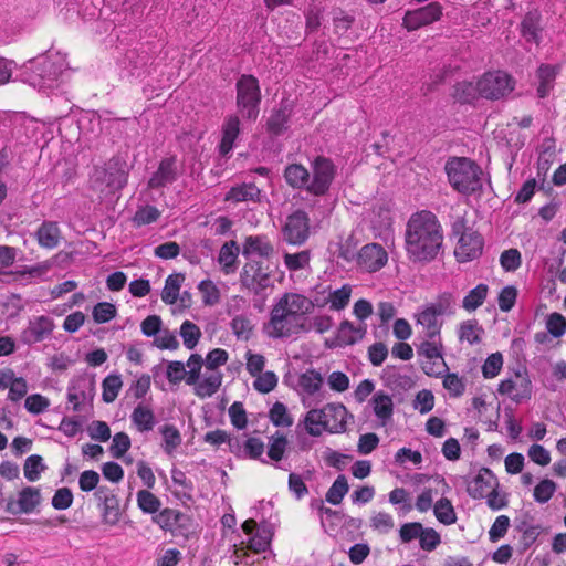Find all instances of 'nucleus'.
I'll return each instance as SVG.
<instances>
[{"label": "nucleus", "mask_w": 566, "mask_h": 566, "mask_svg": "<svg viewBox=\"0 0 566 566\" xmlns=\"http://www.w3.org/2000/svg\"><path fill=\"white\" fill-rule=\"evenodd\" d=\"M311 313L312 303L308 297L285 293L272 305L269 318L262 325V333L270 339L297 338L310 331Z\"/></svg>", "instance_id": "obj_1"}, {"label": "nucleus", "mask_w": 566, "mask_h": 566, "mask_svg": "<svg viewBox=\"0 0 566 566\" xmlns=\"http://www.w3.org/2000/svg\"><path fill=\"white\" fill-rule=\"evenodd\" d=\"M443 242V229L437 216L428 210L412 213L407 221L405 248L413 262H428L440 252Z\"/></svg>", "instance_id": "obj_2"}, {"label": "nucleus", "mask_w": 566, "mask_h": 566, "mask_svg": "<svg viewBox=\"0 0 566 566\" xmlns=\"http://www.w3.org/2000/svg\"><path fill=\"white\" fill-rule=\"evenodd\" d=\"M353 415L340 402H328L321 408L310 409L298 426H303L305 432L318 438L324 432L331 434L344 433Z\"/></svg>", "instance_id": "obj_3"}, {"label": "nucleus", "mask_w": 566, "mask_h": 566, "mask_svg": "<svg viewBox=\"0 0 566 566\" xmlns=\"http://www.w3.org/2000/svg\"><path fill=\"white\" fill-rule=\"evenodd\" d=\"M67 70L66 55L50 52L45 56L30 61L24 66L23 81L39 91L53 90Z\"/></svg>", "instance_id": "obj_4"}, {"label": "nucleus", "mask_w": 566, "mask_h": 566, "mask_svg": "<svg viewBox=\"0 0 566 566\" xmlns=\"http://www.w3.org/2000/svg\"><path fill=\"white\" fill-rule=\"evenodd\" d=\"M446 172L452 188L463 195L473 193L482 186L481 169L468 158H451L446 164Z\"/></svg>", "instance_id": "obj_5"}, {"label": "nucleus", "mask_w": 566, "mask_h": 566, "mask_svg": "<svg viewBox=\"0 0 566 566\" xmlns=\"http://www.w3.org/2000/svg\"><path fill=\"white\" fill-rule=\"evenodd\" d=\"M499 481L490 469L482 468L468 482L467 491L473 499H486L489 506L500 510L505 505L503 496L497 492Z\"/></svg>", "instance_id": "obj_6"}, {"label": "nucleus", "mask_w": 566, "mask_h": 566, "mask_svg": "<svg viewBox=\"0 0 566 566\" xmlns=\"http://www.w3.org/2000/svg\"><path fill=\"white\" fill-rule=\"evenodd\" d=\"M260 101L259 81L252 75H242L237 83V107L239 114L247 120H256Z\"/></svg>", "instance_id": "obj_7"}, {"label": "nucleus", "mask_w": 566, "mask_h": 566, "mask_svg": "<svg viewBox=\"0 0 566 566\" xmlns=\"http://www.w3.org/2000/svg\"><path fill=\"white\" fill-rule=\"evenodd\" d=\"M90 182L92 189L101 196H108L126 186L127 171L117 164L109 163L105 167H96Z\"/></svg>", "instance_id": "obj_8"}, {"label": "nucleus", "mask_w": 566, "mask_h": 566, "mask_svg": "<svg viewBox=\"0 0 566 566\" xmlns=\"http://www.w3.org/2000/svg\"><path fill=\"white\" fill-rule=\"evenodd\" d=\"M241 284L254 294L266 293L273 289V280L269 266L255 260L248 261L240 273Z\"/></svg>", "instance_id": "obj_9"}, {"label": "nucleus", "mask_w": 566, "mask_h": 566, "mask_svg": "<svg viewBox=\"0 0 566 566\" xmlns=\"http://www.w3.org/2000/svg\"><path fill=\"white\" fill-rule=\"evenodd\" d=\"M418 353L423 357L421 368L426 375L438 378L448 371L449 368L443 358V344L441 339L422 342Z\"/></svg>", "instance_id": "obj_10"}, {"label": "nucleus", "mask_w": 566, "mask_h": 566, "mask_svg": "<svg viewBox=\"0 0 566 566\" xmlns=\"http://www.w3.org/2000/svg\"><path fill=\"white\" fill-rule=\"evenodd\" d=\"M482 98L496 101L513 92L515 82L503 71L486 72L480 76Z\"/></svg>", "instance_id": "obj_11"}, {"label": "nucleus", "mask_w": 566, "mask_h": 566, "mask_svg": "<svg viewBox=\"0 0 566 566\" xmlns=\"http://www.w3.org/2000/svg\"><path fill=\"white\" fill-rule=\"evenodd\" d=\"M353 293V286L344 284L338 289H332L331 286L317 292L310 302L312 303V310L316 307H328L331 311L339 312L346 308L349 304Z\"/></svg>", "instance_id": "obj_12"}, {"label": "nucleus", "mask_w": 566, "mask_h": 566, "mask_svg": "<svg viewBox=\"0 0 566 566\" xmlns=\"http://www.w3.org/2000/svg\"><path fill=\"white\" fill-rule=\"evenodd\" d=\"M497 391L515 402L530 399L532 396V382L527 371L525 369L516 370L499 384Z\"/></svg>", "instance_id": "obj_13"}, {"label": "nucleus", "mask_w": 566, "mask_h": 566, "mask_svg": "<svg viewBox=\"0 0 566 566\" xmlns=\"http://www.w3.org/2000/svg\"><path fill=\"white\" fill-rule=\"evenodd\" d=\"M310 229L308 214L303 210H296L287 216L282 227V235L289 244L301 245L308 239Z\"/></svg>", "instance_id": "obj_14"}, {"label": "nucleus", "mask_w": 566, "mask_h": 566, "mask_svg": "<svg viewBox=\"0 0 566 566\" xmlns=\"http://www.w3.org/2000/svg\"><path fill=\"white\" fill-rule=\"evenodd\" d=\"M457 248L454 250L455 258L460 262H468L476 259L482 253L483 239L480 233L471 228H464L463 224L455 226V231L460 232Z\"/></svg>", "instance_id": "obj_15"}, {"label": "nucleus", "mask_w": 566, "mask_h": 566, "mask_svg": "<svg viewBox=\"0 0 566 566\" xmlns=\"http://www.w3.org/2000/svg\"><path fill=\"white\" fill-rule=\"evenodd\" d=\"M324 378L315 369H307L297 377L295 390L303 406H308L315 399H323Z\"/></svg>", "instance_id": "obj_16"}, {"label": "nucleus", "mask_w": 566, "mask_h": 566, "mask_svg": "<svg viewBox=\"0 0 566 566\" xmlns=\"http://www.w3.org/2000/svg\"><path fill=\"white\" fill-rule=\"evenodd\" d=\"M335 177V166L329 159L317 158L313 165V178L306 190L314 196H324Z\"/></svg>", "instance_id": "obj_17"}, {"label": "nucleus", "mask_w": 566, "mask_h": 566, "mask_svg": "<svg viewBox=\"0 0 566 566\" xmlns=\"http://www.w3.org/2000/svg\"><path fill=\"white\" fill-rule=\"evenodd\" d=\"M388 262L387 251L378 243H367L360 248L356 256L357 266L373 273L381 270Z\"/></svg>", "instance_id": "obj_18"}, {"label": "nucleus", "mask_w": 566, "mask_h": 566, "mask_svg": "<svg viewBox=\"0 0 566 566\" xmlns=\"http://www.w3.org/2000/svg\"><path fill=\"white\" fill-rule=\"evenodd\" d=\"M441 15V4L438 2H431L419 9L407 11L402 20V25L408 31H416L440 20Z\"/></svg>", "instance_id": "obj_19"}, {"label": "nucleus", "mask_w": 566, "mask_h": 566, "mask_svg": "<svg viewBox=\"0 0 566 566\" xmlns=\"http://www.w3.org/2000/svg\"><path fill=\"white\" fill-rule=\"evenodd\" d=\"M55 328L52 317L48 315L34 316L21 333V340L27 345H33L49 338Z\"/></svg>", "instance_id": "obj_20"}, {"label": "nucleus", "mask_w": 566, "mask_h": 566, "mask_svg": "<svg viewBox=\"0 0 566 566\" xmlns=\"http://www.w3.org/2000/svg\"><path fill=\"white\" fill-rule=\"evenodd\" d=\"M243 532L249 535L248 548L254 553L265 552L272 542L273 530L270 525H256L254 520H247L242 524Z\"/></svg>", "instance_id": "obj_21"}, {"label": "nucleus", "mask_w": 566, "mask_h": 566, "mask_svg": "<svg viewBox=\"0 0 566 566\" xmlns=\"http://www.w3.org/2000/svg\"><path fill=\"white\" fill-rule=\"evenodd\" d=\"M93 399V387L85 378H77L67 388V401L73 411H82L84 406Z\"/></svg>", "instance_id": "obj_22"}, {"label": "nucleus", "mask_w": 566, "mask_h": 566, "mask_svg": "<svg viewBox=\"0 0 566 566\" xmlns=\"http://www.w3.org/2000/svg\"><path fill=\"white\" fill-rule=\"evenodd\" d=\"M417 326L421 327L426 340L441 339L440 333L442 327V321L439 319V315L436 314L433 308L424 306L416 314Z\"/></svg>", "instance_id": "obj_23"}, {"label": "nucleus", "mask_w": 566, "mask_h": 566, "mask_svg": "<svg viewBox=\"0 0 566 566\" xmlns=\"http://www.w3.org/2000/svg\"><path fill=\"white\" fill-rule=\"evenodd\" d=\"M274 252L273 244L268 235H249L242 244V254L245 258L259 256L269 259Z\"/></svg>", "instance_id": "obj_24"}, {"label": "nucleus", "mask_w": 566, "mask_h": 566, "mask_svg": "<svg viewBox=\"0 0 566 566\" xmlns=\"http://www.w3.org/2000/svg\"><path fill=\"white\" fill-rule=\"evenodd\" d=\"M222 384V373L205 368V373L199 376L198 381L192 384L195 394L200 398H208L214 395Z\"/></svg>", "instance_id": "obj_25"}, {"label": "nucleus", "mask_w": 566, "mask_h": 566, "mask_svg": "<svg viewBox=\"0 0 566 566\" xmlns=\"http://www.w3.org/2000/svg\"><path fill=\"white\" fill-rule=\"evenodd\" d=\"M449 490L448 484L443 479L437 480L436 488H423L421 492L418 494L415 503V507L420 513H427L431 509L433 510L436 499L438 495H444V493Z\"/></svg>", "instance_id": "obj_26"}, {"label": "nucleus", "mask_w": 566, "mask_h": 566, "mask_svg": "<svg viewBox=\"0 0 566 566\" xmlns=\"http://www.w3.org/2000/svg\"><path fill=\"white\" fill-rule=\"evenodd\" d=\"M130 421L139 432L151 431L157 424L154 409L147 402H140L134 408Z\"/></svg>", "instance_id": "obj_27"}, {"label": "nucleus", "mask_w": 566, "mask_h": 566, "mask_svg": "<svg viewBox=\"0 0 566 566\" xmlns=\"http://www.w3.org/2000/svg\"><path fill=\"white\" fill-rule=\"evenodd\" d=\"M177 178L176 159L172 157L165 158L160 161L157 171L153 174L148 181L149 188H160L171 184Z\"/></svg>", "instance_id": "obj_28"}, {"label": "nucleus", "mask_w": 566, "mask_h": 566, "mask_svg": "<svg viewBox=\"0 0 566 566\" xmlns=\"http://www.w3.org/2000/svg\"><path fill=\"white\" fill-rule=\"evenodd\" d=\"M374 415L381 426H386L394 415L392 397L384 391H377L370 399Z\"/></svg>", "instance_id": "obj_29"}, {"label": "nucleus", "mask_w": 566, "mask_h": 566, "mask_svg": "<svg viewBox=\"0 0 566 566\" xmlns=\"http://www.w3.org/2000/svg\"><path fill=\"white\" fill-rule=\"evenodd\" d=\"M375 237L385 241L391 238L392 216L388 208L379 207L370 220Z\"/></svg>", "instance_id": "obj_30"}, {"label": "nucleus", "mask_w": 566, "mask_h": 566, "mask_svg": "<svg viewBox=\"0 0 566 566\" xmlns=\"http://www.w3.org/2000/svg\"><path fill=\"white\" fill-rule=\"evenodd\" d=\"M240 133V120L237 115L228 116L222 124V138L219 150L222 155H228Z\"/></svg>", "instance_id": "obj_31"}, {"label": "nucleus", "mask_w": 566, "mask_h": 566, "mask_svg": "<svg viewBox=\"0 0 566 566\" xmlns=\"http://www.w3.org/2000/svg\"><path fill=\"white\" fill-rule=\"evenodd\" d=\"M367 332L365 323L355 325L349 321H343L337 329V340L340 345H352L364 338Z\"/></svg>", "instance_id": "obj_32"}, {"label": "nucleus", "mask_w": 566, "mask_h": 566, "mask_svg": "<svg viewBox=\"0 0 566 566\" xmlns=\"http://www.w3.org/2000/svg\"><path fill=\"white\" fill-rule=\"evenodd\" d=\"M453 96L460 103H474L479 98H482L480 77L457 83Z\"/></svg>", "instance_id": "obj_33"}, {"label": "nucleus", "mask_w": 566, "mask_h": 566, "mask_svg": "<svg viewBox=\"0 0 566 566\" xmlns=\"http://www.w3.org/2000/svg\"><path fill=\"white\" fill-rule=\"evenodd\" d=\"M226 201L234 203L261 200V190L254 184H241L232 187L224 197Z\"/></svg>", "instance_id": "obj_34"}, {"label": "nucleus", "mask_w": 566, "mask_h": 566, "mask_svg": "<svg viewBox=\"0 0 566 566\" xmlns=\"http://www.w3.org/2000/svg\"><path fill=\"white\" fill-rule=\"evenodd\" d=\"M522 36L527 42L538 43L541 40L542 25H541V13L538 10H532L526 13L521 22Z\"/></svg>", "instance_id": "obj_35"}, {"label": "nucleus", "mask_w": 566, "mask_h": 566, "mask_svg": "<svg viewBox=\"0 0 566 566\" xmlns=\"http://www.w3.org/2000/svg\"><path fill=\"white\" fill-rule=\"evenodd\" d=\"M458 339L461 344L470 346L476 345L481 342L483 328L475 319H467L457 326Z\"/></svg>", "instance_id": "obj_36"}, {"label": "nucleus", "mask_w": 566, "mask_h": 566, "mask_svg": "<svg viewBox=\"0 0 566 566\" xmlns=\"http://www.w3.org/2000/svg\"><path fill=\"white\" fill-rule=\"evenodd\" d=\"M239 245L234 241L226 242L219 252L218 262L224 274H231L235 271Z\"/></svg>", "instance_id": "obj_37"}, {"label": "nucleus", "mask_w": 566, "mask_h": 566, "mask_svg": "<svg viewBox=\"0 0 566 566\" xmlns=\"http://www.w3.org/2000/svg\"><path fill=\"white\" fill-rule=\"evenodd\" d=\"M35 235L39 244L45 249H54L60 242V230L54 222H44Z\"/></svg>", "instance_id": "obj_38"}, {"label": "nucleus", "mask_w": 566, "mask_h": 566, "mask_svg": "<svg viewBox=\"0 0 566 566\" xmlns=\"http://www.w3.org/2000/svg\"><path fill=\"white\" fill-rule=\"evenodd\" d=\"M185 275L181 273L170 274L166 281L161 292V300L166 304H175L178 300Z\"/></svg>", "instance_id": "obj_39"}, {"label": "nucleus", "mask_w": 566, "mask_h": 566, "mask_svg": "<svg viewBox=\"0 0 566 566\" xmlns=\"http://www.w3.org/2000/svg\"><path fill=\"white\" fill-rule=\"evenodd\" d=\"M436 518L443 525H452L457 522V513L451 501L443 495L438 499L433 506Z\"/></svg>", "instance_id": "obj_40"}, {"label": "nucleus", "mask_w": 566, "mask_h": 566, "mask_svg": "<svg viewBox=\"0 0 566 566\" xmlns=\"http://www.w3.org/2000/svg\"><path fill=\"white\" fill-rule=\"evenodd\" d=\"M488 294L489 286L484 283L478 284L463 297L462 307L469 313L474 312L484 303Z\"/></svg>", "instance_id": "obj_41"}, {"label": "nucleus", "mask_w": 566, "mask_h": 566, "mask_svg": "<svg viewBox=\"0 0 566 566\" xmlns=\"http://www.w3.org/2000/svg\"><path fill=\"white\" fill-rule=\"evenodd\" d=\"M119 501L115 495L106 496L103 502L102 521L105 525L116 526L120 521Z\"/></svg>", "instance_id": "obj_42"}, {"label": "nucleus", "mask_w": 566, "mask_h": 566, "mask_svg": "<svg viewBox=\"0 0 566 566\" xmlns=\"http://www.w3.org/2000/svg\"><path fill=\"white\" fill-rule=\"evenodd\" d=\"M284 177L286 182L293 188H306L310 182V174L307 169L297 164L287 166L284 171Z\"/></svg>", "instance_id": "obj_43"}, {"label": "nucleus", "mask_w": 566, "mask_h": 566, "mask_svg": "<svg viewBox=\"0 0 566 566\" xmlns=\"http://www.w3.org/2000/svg\"><path fill=\"white\" fill-rule=\"evenodd\" d=\"M179 335L182 339L184 346L187 349L192 350L198 345L202 333L198 325L187 319L180 325Z\"/></svg>", "instance_id": "obj_44"}, {"label": "nucleus", "mask_w": 566, "mask_h": 566, "mask_svg": "<svg viewBox=\"0 0 566 566\" xmlns=\"http://www.w3.org/2000/svg\"><path fill=\"white\" fill-rule=\"evenodd\" d=\"M203 441L213 446V447H220L221 444L227 443L229 447L230 452L232 453H239L240 452V444L239 442L230 438V434L224 430H213L209 431L203 436Z\"/></svg>", "instance_id": "obj_45"}, {"label": "nucleus", "mask_w": 566, "mask_h": 566, "mask_svg": "<svg viewBox=\"0 0 566 566\" xmlns=\"http://www.w3.org/2000/svg\"><path fill=\"white\" fill-rule=\"evenodd\" d=\"M41 494L39 489L27 486L21 490L18 496V505L23 513H30L40 504Z\"/></svg>", "instance_id": "obj_46"}, {"label": "nucleus", "mask_w": 566, "mask_h": 566, "mask_svg": "<svg viewBox=\"0 0 566 566\" xmlns=\"http://www.w3.org/2000/svg\"><path fill=\"white\" fill-rule=\"evenodd\" d=\"M269 419L275 427L289 428L293 424L294 419L287 407L280 401L273 403L269 411Z\"/></svg>", "instance_id": "obj_47"}, {"label": "nucleus", "mask_w": 566, "mask_h": 566, "mask_svg": "<svg viewBox=\"0 0 566 566\" xmlns=\"http://www.w3.org/2000/svg\"><path fill=\"white\" fill-rule=\"evenodd\" d=\"M46 470L41 455L32 454L28 457L23 464L24 478L30 482H35L41 478L42 472Z\"/></svg>", "instance_id": "obj_48"}, {"label": "nucleus", "mask_w": 566, "mask_h": 566, "mask_svg": "<svg viewBox=\"0 0 566 566\" xmlns=\"http://www.w3.org/2000/svg\"><path fill=\"white\" fill-rule=\"evenodd\" d=\"M163 436V449L167 454H172L181 444V436L179 430L171 424H165L160 428Z\"/></svg>", "instance_id": "obj_49"}, {"label": "nucleus", "mask_w": 566, "mask_h": 566, "mask_svg": "<svg viewBox=\"0 0 566 566\" xmlns=\"http://www.w3.org/2000/svg\"><path fill=\"white\" fill-rule=\"evenodd\" d=\"M123 387L122 377L119 375H108L102 384V398L106 403L113 402Z\"/></svg>", "instance_id": "obj_50"}, {"label": "nucleus", "mask_w": 566, "mask_h": 566, "mask_svg": "<svg viewBox=\"0 0 566 566\" xmlns=\"http://www.w3.org/2000/svg\"><path fill=\"white\" fill-rule=\"evenodd\" d=\"M348 482L345 475H338L332 486L326 492V501L333 505H338L348 492Z\"/></svg>", "instance_id": "obj_51"}, {"label": "nucleus", "mask_w": 566, "mask_h": 566, "mask_svg": "<svg viewBox=\"0 0 566 566\" xmlns=\"http://www.w3.org/2000/svg\"><path fill=\"white\" fill-rule=\"evenodd\" d=\"M555 76H556V69L554 66H551V65L539 66V69L537 71V77L539 81L537 92L541 97H545L549 93V91L553 87V82L555 80Z\"/></svg>", "instance_id": "obj_52"}, {"label": "nucleus", "mask_w": 566, "mask_h": 566, "mask_svg": "<svg viewBox=\"0 0 566 566\" xmlns=\"http://www.w3.org/2000/svg\"><path fill=\"white\" fill-rule=\"evenodd\" d=\"M443 388L449 392L451 397H460L465 391V381L455 373H444L442 375Z\"/></svg>", "instance_id": "obj_53"}, {"label": "nucleus", "mask_w": 566, "mask_h": 566, "mask_svg": "<svg viewBox=\"0 0 566 566\" xmlns=\"http://www.w3.org/2000/svg\"><path fill=\"white\" fill-rule=\"evenodd\" d=\"M181 512L174 509H164L153 521L164 531H171L180 521Z\"/></svg>", "instance_id": "obj_54"}, {"label": "nucleus", "mask_w": 566, "mask_h": 566, "mask_svg": "<svg viewBox=\"0 0 566 566\" xmlns=\"http://www.w3.org/2000/svg\"><path fill=\"white\" fill-rule=\"evenodd\" d=\"M137 505L144 513L153 514L159 511L161 502L150 491L140 490L137 492Z\"/></svg>", "instance_id": "obj_55"}, {"label": "nucleus", "mask_w": 566, "mask_h": 566, "mask_svg": "<svg viewBox=\"0 0 566 566\" xmlns=\"http://www.w3.org/2000/svg\"><path fill=\"white\" fill-rule=\"evenodd\" d=\"M253 377V388L258 392L269 394L277 386L279 378L274 371H262Z\"/></svg>", "instance_id": "obj_56"}, {"label": "nucleus", "mask_w": 566, "mask_h": 566, "mask_svg": "<svg viewBox=\"0 0 566 566\" xmlns=\"http://www.w3.org/2000/svg\"><path fill=\"white\" fill-rule=\"evenodd\" d=\"M557 485L553 480L543 479L534 488L533 497L539 504L547 503L556 492Z\"/></svg>", "instance_id": "obj_57"}, {"label": "nucleus", "mask_w": 566, "mask_h": 566, "mask_svg": "<svg viewBox=\"0 0 566 566\" xmlns=\"http://www.w3.org/2000/svg\"><path fill=\"white\" fill-rule=\"evenodd\" d=\"M198 290L205 305L213 306L219 303L220 290L211 280L201 281L198 285Z\"/></svg>", "instance_id": "obj_58"}, {"label": "nucleus", "mask_w": 566, "mask_h": 566, "mask_svg": "<svg viewBox=\"0 0 566 566\" xmlns=\"http://www.w3.org/2000/svg\"><path fill=\"white\" fill-rule=\"evenodd\" d=\"M284 265L290 272L303 270L310 265L311 254L308 251H301L297 253H285Z\"/></svg>", "instance_id": "obj_59"}, {"label": "nucleus", "mask_w": 566, "mask_h": 566, "mask_svg": "<svg viewBox=\"0 0 566 566\" xmlns=\"http://www.w3.org/2000/svg\"><path fill=\"white\" fill-rule=\"evenodd\" d=\"M186 366V384L191 386L198 381L201 369L205 366L203 359L199 354H191Z\"/></svg>", "instance_id": "obj_60"}, {"label": "nucleus", "mask_w": 566, "mask_h": 566, "mask_svg": "<svg viewBox=\"0 0 566 566\" xmlns=\"http://www.w3.org/2000/svg\"><path fill=\"white\" fill-rule=\"evenodd\" d=\"M116 306L108 302L97 303L92 311L93 319L97 324L108 323L116 316Z\"/></svg>", "instance_id": "obj_61"}, {"label": "nucleus", "mask_w": 566, "mask_h": 566, "mask_svg": "<svg viewBox=\"0 0 566 566\" xmlns=\"http://www.w3.org/2000/svg\"><path fill=\"white\" fill-rule=\"evenodd\" d=\"M51 401L41 394H33L25 398L24 408L31 415H40L49 409Z\"/></svg>", "instance_id": "obj_62"}, {"label": "nucleus", "mask_w": 566, "mask_h": 566, "mask_svg": "<svg viewBox=\"0 0 566 566\" xmlns=\"http://www.w3.org/2000/svg\"><path fill=\"white\" fill-rule=\"evenodd\" d=\"M395 526V521L391 514L386 512H377L370 517V527L380 533L387 534Z\"/></svg>", "instance_id": "obj_63"}, {"label": "nucleus", "mask_w": 566, "mask_h": 566, "mask_svg": "<svg viewBox=\"0 0 566 566\" xmlns=\"http://www.w3.org/2000/svg\"><path fill=\"white\" fill-rule=\"evenodd\" d=\"M423 525L419 522H408L399 528V539L402 544H409L416 539L419 541L422 534Z\"/></svg>", "instance_id": "obj_64"}]
</instances>
